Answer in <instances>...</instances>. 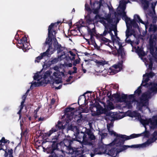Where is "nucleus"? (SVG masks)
Here are the masks:
<instances>
[{
	"label": "nucleus",
	"mask_w": 157,
	"mask_h": 157,
	"mask_svg": "<svg viewBox=\"0 0 157 157\" xmlns=\"http://www.w3.org/2000/svg\"><path fill=\"white\" fill-rule=\"evenodd\" d=\"M128 115L132 117H135L138 119L140 122L144 126L145 131L142 133V135L147 137L148 136L149 133L146 131V126L148 125L152 129L157 128V116H153L151 118L148 119L143 116H141L140 114L136 111L132 112L128 111ZM139 134H133L130 136L124 135H118L117 136V139L115 141L117 145L120 147L117 151V153H120L127 149L128 148H143L149 146L152 143L157 139V130L155 131L151 136V139L147 140L145 143L142 144H135L131 146L123 145L125 140L138 137L140 136Z\"/></svg>",
	"instance_id": "nucleus-1"
},
{
	"label": "nucleus",
	"mask_w": 157,
	"mask_h": 157,
	"mask_svg": "<svg viewBox=\"0 0 157 157\" xmlns=\"http://www.w3.org/2000/svg\"><path fill=\"white\" fill-rule=\"evenodd\" d=\"M155 75L154 73L152 72L149 73H146L143 75V80L141 85L148 87L147 92L143 94L141 98L138 101H134V96L133 94V103L136 102L137 103L136 108L137 109L141 111L142 113L147 110L150 111L148 108V99L150 98L152 95L157 92V84H155L151 83L150 84L147 83V82Z\"/></svg>",
	"instance_id": "nucleus-2"
},
{
	"label": "nucleus",
	"mask_w": 157,
	"mask_h": 157,
	"mask_svg": "<svg viewBox=\"0 0 157 157\" xmlns=\"http://www.w3.org/2000/svg\"><path fill=\"white\" fill-rule=\"evenodd\" d=\"M75 109L73 108H69L66 109L65 110V113L62 118H64L66 124L64 125L62 124L60 122H58L57 125L55 127L52 128L48 132L46 133V135L48 136H50L53 133L57 131L58 128L59 129H64L67 128V130H71L74 132H78V128L75 126L73 125L74 122L76 121L78 123H80L82 120V115L80 113H79L78 116L74 115V112Z\"/></svg>",
	"instance_id": "nucleus-3"
},
{
	"label": "nucleus",
	"mask_w": 157,
	"mask_h": 157,
	"mask_svg": "<svg viewBox=\"0 0 157 157\" xmlns=\"http://www.w3.org/2000/svg\"><path fill=\"white\" fill-rule=\"evenodd\" d=\"M83 129L84 131V132H79L78 129V132H76L75 131L74 134L75 138H73L74 140L77 141L81 143L82 147L77 148L75 151H74L71 146L68 147L67 148V151L66 152L67 154L71 155L75 154L76 155V156L80 155L79 157H81V155L86 151L85 149V147L83 146L82 145L91 144L92 142L91 141L95 139L94 136L89 130L85 128Z\"/></svg>",
	"instance_id": "nucleus-4"
},
{
	"label": "nucleus",
	"mask_w": 157,
	"mask_h": 157,
	"mask_svg": "<svg viewBox=\"0 0 157 157\" xmlns=\"http://www.w3.org/2000/svg\"><path fill=\"white\" fill-rule=\"evenodd\" d=\"M133 22H132L131 23H129L128 24V27H127V24H126L127 29L126 32V38L125 40L127 42L130 43L132 47H133L134 46L137 45L138 44V42L134 43V42L131 41L130 40L128 39V37L132 35H133L134 37H135V32L134 30L132 29L130 30V29L131 28L132 29V27H133V28H137L138 30L139 29V26L137 23L135 21H137L139 23H141L144 25L146 29L149 27V31L154 32L157 29V27L155 25L151 24L150 25H149V21L148 20H147V22L145 23L140 19V16L137 14H135L134 15V20L132 21ZM125 23L126 22H125Z\"/></svg>",
	"instance_id": "nucleus-5"
},
{
	"label": "nucleus",
	"mask_w": 157,
	"mask_h": 157,
	"mask_svg": "<svg viewBox=\"0 0 157 157\" xmlns=\"http://www.w3.org/2000/svg\"><path fill=\"white\" fill-rule=\"evenodd\" d=\"M114 36L111 32L109 33L111 36L112 42L105 38H102V40L105 44L109 46L112 50L111 52H109V54H112L115 55L118 54L119 57L120 56L121 58H124L125 53L122 47V44L120 40L117 36V33L116 30H114Z\"/></svg>",
	"instance_id": "nucleus-6"
},
{
	"label": "nucleus",
	"mask_w": 157,
	"mask_h": 157,
	"mask_svg": "<svg viewBox=\"0 0 157 157\" xmlns=\"http://www.w3.org/2000/svg\"><path fill=\"white\" fill-rule=\"evenodd\" d=\"M151 36L149 40V48L151 56H149L148 60L145 58H144V57L145 55V53L143 51V49L142 48H140L139 47H132L134 48L136 52L138 53L139 56L141 57V59L144 62L146 66L148 65V68L151 70L152 68V63L153 61H155L157 62V47L155 48L154 46V40L151 39Z\"/></svg>",
	"instance_id": "nucleus-7"
},
{
	"label": "nucleus",
	"mask_w": 157,
	"mask_h": 157,
	"mask_svg": "<svg viewBox=\"0 0 157 157\" xmlns=\"http://www.w3.org/2000/svg\"><path fill=\"white\" fill-rule=\"evenodd\" d=\"M52 73L51 70L44 73L41 71L36 73L33 77L35 81L31 83L30 88H32L33 86H37L43 85L44 83H48L50 81L52 82L54 84H57L56 82L57 79L54 77L53 74L51 75Z\"/></svg>",
	"instance_id": "nucleus-8"
},
{
	"label": "nucleus",
	"mask_w": 157,
	"mask_h": 157,
	"mask_svg": "<svg viewBox=\"0 0 157 157\" xmlns=\"http://www.w3.org/2000/svg\"><path fill=\"white\" fill-rule=\"evenodd\" d=\"M109 10V13L107 15L102 17L99 15H96L95 18L98 21L102 23L106 28L107 24H117L118 22L117 15L116 12H114L113 7L108 6Z\"/></svg>",
	"instance_id": "nucleus-9"
},
{
	"label": "nucleus",
	"mask_w": 157,
	"mask_h": 157,
	"mask_svg": "<svg viewBox=\"0 0 157 157\" xmlns=\"http://www.w3.org/2000/svg\"><path fill=\"white\" fill-rule=\"evenodd\" d=\"M53 45L55 48L58 50V54H59L60 52H61L62 54L60 55H59L58 58H55L50 59L48 62V64L44 63L43 66L44 67H49L51 65L56 63L59 60H62L66 57L65 51H63L64 50V48L62 47L60 45L58 44L57 41H56L55 39Z\"/></svg>",
	"instance_id": "nucleus-10"
},
{
	"label": "nucleus",
	"mask_w": 157,
	"mask_h": 157,
	"mask_svg": "<svg viewBox=\"0 0 157 157\" xmlns=\"http://www.w3.org/2000/svg\"><path fill=\"white\" fill-rule=\"evenodd\" d=\"M104 105L105 107L104 108L100 105L94 106L91 110L92 115L94 116L99 115L102 114H105L108 110L113 109L114 108L113 103L110 101H107V104H104Z\"/></svg>",
	"instance_id": "nucleus-11"
},
{
	"label": "nucleus",
	"mask_w": 157,
	"mask_h": 157,
	"mask_svg": "<svg viewBox=\"0 0 157 157\" xmlns=\"http://www.w3.org/2000/svg\"><path fill=\"white\" fill-rule=\"evenodd\" d=\"M117 139V137L111 143L107 146L105 153L107 155L111 156H113L114 155H117L119 153H117V151L120 147L117 146L116 143L115 142V141Z\"/></svg>",
	"instance_id": "nucleus-12"
},
{
	"label": "nucleus",
	"mask_w": 157,
	"mask_h": 157,
	"mask_svg": "<svg viewBox=\"0 0 157 157\" xmlns=\"http://www.w3.org/2000/svg\"><path fill=\"white\" fill-rule=\"evenodd\" d=\"M122 67V61H121L110 67L108 70V73L109 75L115 74L121 71Z\"/></svg>",
	"instance_id": "nucleus-13"
},
{
	"label": "nucleus",
	"mask_w": 157,
	"mask_h": 157,
	"mask_svg": "<svg viewBox=\"0 0 157 157\" xmlns=\"http://www.w3.org/2000/svg\"><path fill=\"white\" fill-rule=\"evenodd\" d=\"M2 142L4 143L7 142L4 137H2V140H0V150H2L5 152V157H7L8 156L9 157H13L12 155L13 150L12 149H8L7 150L6 146L4 144H2Z\"/></svg>",
	"instance_id": "nucleus-14"
},
{
	"label": "nucleus",
	"mask_w": 157,
	"mask_h": 157,
	"mask_svg": "<svg viewBox=\"0 0 157 157\" xmlns=\"http://www.w3.org/2000/svg\"><path fill=\"white\" fill-rule=\"evenodd\" d=\"M56 24V23H52L49 26L48 29V38L46 40L45 43L46 44H48L49 45V46L51 44V42L52 41V39L51 37L53 36H54L55 38L54 39H53L54 42V40L55 38V36L54 35H54H55L56 34V32L55 30H53L52 31V29L54 28V25Z\"/></svg>",
	"instance_id": "nucleus-15"
},
{
	"label": "nucleus",
	"mask_w": 157,
	"mask_h": 157,
	"mask_svg": "<svg viewBox=\"0 0 157 157\" xmlns=\"http://www.w3.org/2000/svg\"><path fill=\"white\" fill-rule=\"evenodd\" d=\"M54 71H52L53 75L54 77L57 79L56 80V82L57 83H59L61 82V75H64V74L59 71V67L57 66H55L53 68Z\"/></svg>",
	"instance_id": "nucleus-16"
},
{
	"label": "nucleus",
	"mask_w": 157,
	"mask_h": 157,
	"mask_svg": "<svg viewBox=\"0 0 157 157\" xmlns=\"http://www.w3.org/2000/svg\"><path fill=\"white\" fill-rule=\"evenodd\" d=\"M18 43L22 44L21 47L23 51L25 52L30 48L29 44L27 41V39L26 36H24L21 39L18 41Z\"/></svg>",
	"instance_id": "nucleus-17"
},
{
	"label": "nucleus",
	"mask_w": 157,
	"mask_h": 157,
	"mask_svg": "<svg viewBox=\"0 0 157 157\" xmlns=\"http://www.w3.org/2000/svg\"><path fill=\"white\" fill-rule=\"evenodd\" d=\"M113 121H110V123L108 124L107 125V128L109 131V134L111 136H116V137L117 136L121 135L117 134L111 129V128L113 127Z\"/></svg>",
	"instance_id": "nucleus-18"
},
{
	"label": "nucleus",
	"mask_w": 157,
	"mask_h": 157,
	"mask_svg": "<svg viewBox=\"0 0 157 157\" xmlns=\"http://www.w3.org/2000/svg\"><path fill=\"white\" fill-rule=\"evenodd\" d=\"M101 6V4L99 2H95L91 6L92 12L94 14H97L98 13L99 9L100 8Z\"/></svg>",
	"instance_id": "nucleus-19"
},
{
	"label": "nucleus",
	"mask_w": 157,
	"mask_h": 157,
	"mask_svg": "<svg viewBox=\"0 0 157 157\" xmlns=\"http://www.w3.org/2000/svg\"><path fill=\"white\" fill-rule=\"evenodd\" d=\"M157 2H152L151 3L150 6H151V8L152 10V12H149L148 13V16L151 17L152 18H153L154 19L156 20V16L155 14V6L156 5Z\"/></svg>",
	"instance_id": "nucleus-20"
},
{
	"label": "nucleus",
	"mask_w": 157,
	"mask_h": 157,
	"mask_svg": "<svg viewBox=\"0 0 157 157\" xmlns=\"http://www.w3.org/2000/svg\"><path fill=\"white\" fill-rule=\"evenodd\" d=\"M55 51L54 48L52 47V46L50 45L49 46L48 48L44 52L46 53V57H50V56Z\"/></svg>",
	"instance_id": "nucleus-21"
},
{
	"label": "nucleus",
	"mask_w": 157,
	"mask_h": 157,
	"mask_svg": "<svg viewBox=\"0 0 157 157\" xmlns=\"http://www.w3.org/2000/svg\"><path fill=\"white\" fill-rule=\"evenodd\" d=\"M117 115L116 113L109 112V115L107 116L106 118H108L110 121H113L116 118Z\"/></svg>",
	"instance_id": "nucleus-22"
},
{
	"label": "nucleus",
	"mask_w": 157,
	"mask_h": 157,
	"mask_svg": "<svg viewBox=\"0 0 157 157\" xmlns=\"http://www.w3.org/2000/svg\"><path fill=\"white\" fill-rule=\"evenodd\" d=\"M58 136H55L52 138V140L51 141L53 143L52 147H53V146H54V147L53 149V150L55 149L57 147V145L58 143Z\"/></svg>",
	"instance_id": "nucleus-23"
},
{
	"label": "nucleus",
	"mask_w": 157,
	"mask_h": 157,
	"mask_svg": "<svg viewBox=\"0 0 157 157\" xmlns=\"http://www.w3.org/2000/svg\"><path fill=\"white\" fill-rule=\"evenodd\" d=\"M72 142V141L71 140L70 138L69 137L65 139L63 141V143L67 148L70 146V145L71 144Z\"/></svg>",
	"instance_id": "nucleus-24"
},
{
	"label": "nucleus",
	"mask_w": 157,
	"mask_h": 157,
	"mask_svg": "<svg viewBox=\"0 0 157 157\" xmlns=\"http://www.w3.org/2000/svg\"><path fill=\"white\" fill-rule=\"evenodd\" d=\"M45 55H46L45 52H43L40 53L39 56H37L35 60V63H39L41 59L44 58V57H46L45 56Z\"/></svg>",
	"instance_id": "nucleus-25"
},
{
	"label": "nucleus",
	"mask_w": 157,
	"mask_h": 157,
	"mask_svg": "<svg viewBox=\"0 0 157 157\" xmlns=\"http://www.w3.org/2000/svg\"><path fill=\"white\" fill-rule=\"evenodd\" d=\"M29 90H28L25 94L22 97V98L23 99V101L21 103V105H20V109L17 113L18 114H20L21 112V110L23 108V107H24L23 104L25 102V100L26 97V95L29 92Z\"/></svg>",
	"instance_id": "nucleus-26"
},
{
	"label": "nucleus",
	"mask_w": 157,
	"mask_h": 157,
	"mask_svg": "<svg viewBox=\"0 0 157 157\" xmlns=\"http://www.w3.org/2000/svg\"><path fill=\"white\" fill-rule=\"evenodd\" d=\"M96 65L98 67H102L103 66L107 64V63L105 61H96Z\"/></svg>",
	"instance_id": "nucleus-27"
},
{
	"label": "nucleus",
	"mask_w": 157,
	"mask_h": 157,
	"mask_svg": "<svg viewBox=\"0 0 157 157\" xmlns=\"http://www.w3.org/2000/svg\"><path fill=\"white\" fill-rule=\"evenodd\" d=\"M141 92V88L140 86H139L138 87V89L136 90L134 94H137L138 95H139L140 94Z\"/></svg>",
	"instance_id": "nucleus-28"
},
{
	"label": "nucleus",
	"mask_w": 157,
	"mask_h": 157,
	"mask_svg": "<svg viewBox=\"0 0 157 157\" xmlns=\"http://www.w3.org/2000/svg\"><path fill=\"white\" fill-rule=\"evenodd\" d=\"M99 133L100 135L101 136V139H102L104 138L105 137L107 136V134L106 133H102L99 132Z\"/></svg>",
	"instance_id": "nucleus-29"
},
{
	"label": "nucleus",
	"mask_w": 157,
	"mask_h": 157,
	"mask_svg": "<svg viewBox=\"0 0 157 157\" xmlns=\"http://www.w3.org/2000/svg\"><path fill=\"white\" fill-rule=\"evenodd\" d=\"M80 59L79 58L76 59L75 61H74L73 63V65L74 66H76L77 64L78 63L80 62Z\"/></svg>",
	"instance_id": "nucleus-30"
},
{
	"label": "nucleus",
	"mask_w": 157,
	"mask_h": 157,
	"mask_svg": "<svg viewBox=\"0 0 157 157\" xmlns=\"http://www.w3.org/2000/svg\"><path fill=\"white\" fill-rule=\"evenodd\" d=\"M85 100V97H81L79 98L78 100V102L79 103L80 101H84Z\"/></svg>",
	"instance_id": "nucleus-31"
},
{
	"label": "nucleus",
	"mask_w": 157,
	"mask_h": 157,
	"mask_svg": "<svg viewBox=\"0 0 157 157\" xmlns=\"http://www.w3.org/2000/svg\"><path fill=\"white\" fill-rule=\"evenodd\" d=\"M69 52L71 55L73 56L72 58L71 59L73 60L74 59H75V54L73 53V52L71 51H70Z\"/></svg>",
	"instance_id": "nucleus-32"
},
{
	"label": "nucleus",
	"mask_w": 157,
	"mask_h": 157,
	"mask_svg": "<svg viewBox=\"0 0 157 157\" xmlns=\"http://www.w3.org/2000/svg\"><path fill=\"white\" fill-rule=\"evenodd\" d=\"M85 9L86 10L90 11H91V9L89 7L88 5L87 4H86L85 5Z\"/></svg>",
	"instance_id": "nucleus-33"
},
{
	"label": "nucleus",
	"mask_w": 157,
	"mask_h": 157,
	"mask_svg": "<svg viewBox=\"0 0 157 157\" xmlns=\"http://www.w3.org/2000/svg\"><path fill=\"white\" fill-rule=\"evenodd\" d=\"M38 110H39V109L37 108L36 109V110L34 112V113H35V115L34 116L35 119H36L37 118L36 113H37V112L38 111Z\"/></svg>",
	"instance_id": "nucleus-34"
},
{
	"label": "nucleus",
	"mask_w": 157,
	"mask_h": 157,
	"mask_svg": "<svg viewBox=\"0 0 157 157\" xmlns=\"http://www.w3.org/2000/svg\"><path fill=\"white\" fill-rule=\"evenodd\" d=\"M73 69L74 70V71H73L74 73H76L77 72V68L76 67H73Z\"/></svg>",
	"instance_id": "nucleus-35"
},
{
	"label": "nucleus",
	"mask_w": 157,
	"mask_h": 157,
	"mask_svg": "<svg viewBox=\"0 0 157 157\" xmlns=\"http://www.w3.org/2000/svg\"><path fill=\"white\" fill-rule=\"evenodd\" d=\"M67 66L69 67H72V64L71 63H69L67 65Z\"/></svg>",
	"instance_id": "nucleus-36"
},
{
	"label": "nucleus",
	"mask_w": 157,
	"mask_h": 157,
	"mask_svg": "<svg viewBox=\"0 0 157 157\" xmlns=\"http://www.w3.org/2000/svg\"><path fill=\"white\" fill-rule=\"evenodd\" d=\"M107 33V31L105 30L104 31L102 34V35L103 36H105L106 35V34Z\"/></svg>",
	"instance_id": "nucleus-37"
},
{
	"label": "nucleus",
	"mask_w": 157,
	"mask_h": 157,
	"mask_svg": "<svg viewBox=\"0 0 157 157\" xmlns=\"http://www.w3.org/2000/svg\"><path fill=\"white\" fill-rule=\"evenodd\" d=\"M94 47L97 48L98 49L99 48V47L98 46L97 44H95L94 45Z\"/></svg>",
	"instance_id": "nucleus-38"
},
{
	"label": "nucleus",
	"mask_w": 157,
	"mask_h": 157,
	"mask_svg": "<svg viewBox=\"0 0 157 157\" xmlns=\"http://www.w3.org/2000/svg\"><path fill=\"white\" fill-rule=\"evenodd\" d=\"M61 86H62L61 85H60L59 86L56 87V89H59L61 88Z\"/></svg>",
	"instance_id": "nucleus-39"
},
{
	"label": "nucleus",
	"mask_w": 157,
	"mask_h": 157,
	"mask_svg": "<svg viewBox=\"0 0 157 157\" xmlns=\"http://www.w3.org/2000/svg\"><path fill=\"white\" fill-rule=\"evenodd\" d=\"M89 34L90 35V37H92V35L93 34V33H92L90 31H89Z\"/></svg>",
	"instance_id": "nucleus-40"
},
{
	"label": "nucleus",
	"mask_w": 157,
	"mask_h": 157,
	"mask_svg": "<svg viewBox=\"0 0 157 157\" xmlns=\"http://www.w3.org/2000/svg\"><path fill=\"white\" fill-rule=\"evenodd\" d=\"M74 73H73V71H69L68 72V74H69L70 75H72L73 74H74Z\"/></svg>",
	"instance_id": "nucleus-41"
},
{
	"label": "nucleus",
	"mask_w": 157,
	"mask_h": 157,
	"mask_svg": "<svg viewBox=\"0 0 157 157\" xmlns=\"http://www.w3.org/2000/svg\"><path fill=\"white\" fill-rule=\"evenodd\" d=\"M83 71L84 73L86 72V70L85 69H83Z\"/></svg>",
	"instance_id": "nucleus-42"
},
{
	"label": "nucleus",
	"mask_w": 157,
	"mask_h": 157,
	"mask_svg": "<svg viewBox=\"0 0 157 157\" xmlns=\"http://www.w3.org/2000/svg\"><path fill=\"white\" fill-rule=\"evenodd\" d=\"M43 120V118H39V121L42 120Z\"/></svg>",
	"instance_id": "nucleus-43"
},
{
	"label": "nucleus",
	"mask_w": 157,
	"mask_h": 157,
	"mask_svg": "<svg viewBox=\"0 0 157 157\" xmlns=\"http://www.w3.org/2000/svg\"><path fill=\"white\" fill-rule=\"evenodd\" d=\"M70 80V79L69 78H68L67 80V82H68Z\"/></svg>",
	"instance_id": "nucleus-44"
},
{
	"label": "nucleus",
	"mask_w": 157,
	"mask_h": 157,
	"mask_svg": "<svg viewBox=\"0 0 157 157\" xmlns=\"http://www.w3.org/2000/svg\"><path fill=\"white\" fill-rule=\"evenodd\" d=\"M94 154H91V157H93L94 156Z\"/></svg>",
	"instance_id": "nucleus-45"
},
{
	"label": "nucleus",
	"mask_w": 157,
	"mask_h": 157,
	"mask_svg": "<svg viewBox=\"0 0 157 157\" xmlns=\"http://www.w3.org/2000/svg\"><path fill=\"white\" fill-rule=\"evenodd\" d=\"M72 78V76H70L69 78L71 79Z\"/></svg>",
	"instance_id": "nucleus-46"
},
{
	"label": "nucleus",
	"mask_w": 157,
	"mask_h": 157,
	"mask_svg": "<svg viewBox=\"0 0 157 157\" xmlns=\"http://www.w3.org/2000/svg\"><path fill=\"white\" fill-rule=\"evenodd\" d=\"M72 11H73V12H74L75 11V9H73L72 10Z\"/></svg>",
	"instance_id": "nucleus-47"
},
{
	"label": "nucleus",
	"mask_w": 157,
	"mask_h": 157,
	"mask_svg": "<svg viewBox=\"0 0 157 157\" xmlns=\"http://www.w3.org/2000/svg\"><path fill=\"white\" fill-rule=\"evenodd\" d=\"M95 154H99V153H97V152H95Z\"/></svg>",
	"instance_id": "nucleus-48"
},
{
	"label": "nucleus",
	"mask_w": 157,
	"mask_h": 157,
	"mask_svg": "<svg viewBox=\"0 0 157 157\" xmlns=\"http://www.w3.org/2000/svg\"><path fill=\"white\" fill-rule=\"evenodd\" d=\"M29 120H31V117H30L29 118Z\"/></svg>",
	"instance_id": "nucleus-49"
},
{
	"label": "nucleus",
	"mask_w": 157,
	"mask_h": 157,
	"mask_svg": "<svg viewBox=\"0 0 157 157\" xmlns=\"http://www.w3.org/2000/svg\"><path fill=\"white\" fill-rule=\"evenodd\" d=\"M146 17H147V18H148V16H147V15H146Z\"/></svg>",
	"instance_id": "nucleus-50"
},
{
	"label": "nucleus",
	"mask_w": 157,
	"mask_h": 157,
	"mask_svg": "<svg viewBox=\"0 0 157 157\" xmlns=\"http://www.w3.org/2000/svg\"><path fill=\"white\" fill-rule=\"evenodd\" d=\"M92 21V20H90V21Z\"/></svg>",
	"instance_id": "nucleus-51"
},
{
	"label": "nucleus",
	"mask_w": 157,
	"mask_h": 157,
	"mask_svg": "<svg viewBox=\"0 0 157 157\" xmlns=\"http://www.w3.org/2000/svg\"><path fill=\"white\" fill-rule=\"evenodd\" d=\"M85 112L84 111H83V112Z\"/></svg>",
	"instance_id": "nucleus-52"
},
{
	"label": "nucleus",
	"mask_w": 157,
	"mask_h": 157,
	"mask_svg": "<svg viewBox=\"0 0 157 157\" xmlns=\"http://www.w3.org/2000/svg\"><path fill=\"white\" fill-rule=\"evenodd\" d=\"M113 157H116L114 156H113Z\"/></svg>",
	"instance_id": "nucleus-53"
},
{
	"label": "nucleus",
	"mask_w": 157,
	"mask_h": 157,
	"mask_svg": "<svg viewBox=\"0 0 157 157\" xmlns=\"http://www.w3.org/2000/svg\"><path fill=\"white\" fill-rule=\"evenodd\" d=\"M20 117H21L20 115V116H19L20 118Z\"/></svg>",
	"instance_id": "nucleus-54"
},
{
	"label": "nucleus",
	"mask_w": 157,
	"mask_h": 157,
	"mask_svg": "<svg viewBox=\"0 0 157 157\" xmlns=\"http://www.w3.org/2000/svg\"><path fill=\"white\" fill-rule=\"evenodd\" d=\"M68 84H69V83H68ZM70 84H71V83H70Z\"/></svg>",
	"instance_id": "nucleus-55"
}]
</instances>
